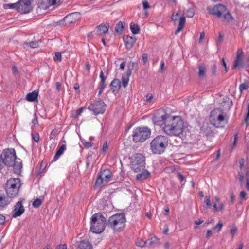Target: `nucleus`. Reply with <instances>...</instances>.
<instances>
[{
    "label": "nucleus",
    "mask_w": 249,
    "mask_h": 249,
    "mask_svg": "<svg viewBox=\"0 0 249 249\" xmlns=\"http://www.w3.org/2000/svg\"><path fill=\"white\" fill-rule=\"evenodd\" d=\"M205 36V34L204 32H201L200 34V37L199 39V42L201 43L203 41Z\"/></svg>",
    "instance_id": "57"
},
{
    "label": "nucleus",
    "mask_w": 249,
    "mask_h": 249,
    "mask_svg": "<svg viewBox=\"0 0 249 249\" xmlns=\"http://www.w3.org/2000/svg\"><path fill=\"white\" fill-rule=\"evenodd\" d=\"M9 197L4 195L0 194V210H3L10 203Z\"/></svg>",
    "instance_id": "20"
},
{
    "label": "nucleus",
    "mask_w": 249,
    "mask_h": 249,
    "mask_svg": "<svg viewBox=\"0 0 249 249\" xmlns=\"http://www.w3.org/2000/svg\"><path fill=\"white\" fill-rule=\"evenodd\" d=\"M194 14L195 12L193 9L190 8L187 11L186 16L188 18H192L194 16Z\"/></svg>",
    "instance_id": "40"
},
{
    "label": "nucleus",
    "mask_w": 249,
    "mask_h": 249,
    "mask_svg": "<svg viewBox=\"0 0 249 249\" xmlns=\"http://www.w3.org/2000/svg\"><path fill=\"white\" fill-rule=\"evenodd\" d=\"M142 59L144 63H146L148 60V56L146 53H143L142 55Z\"/></svg>",
    "instance_id": "64"
},
{
    "label": "nucleus",
    "mask_w": 249,
    "mask_h": 249,
    "mask_svg": "<svg viewBox=\"0 0 249 249\" xmlns=\"http://www.w3.org/2000/svg\"><path fill=\"white\" fill-rule=\"evenodd\" d=\"M151 130L147 127H137L133 131L132 140L134 142H143L149 138Z\"/></svg>",
    "instance_id": "8"
},
{
    "label": "nucleus",
    "mask_w": 249,
    "mask_h": 249,
    "mask_svg": "<svg viewBox=\"0 0 249 249\" xmlns=\"http://www.w3.org/2000/svg\"><path fill=\"white\" fill-rule=\"evenodd\" d=\"M142 5H143V8L144 10H146L148 9H149L150 8V6L149 4L148 1L147 0H144L142 2Z\"/></svg>",
    "instance_id": "42"
},
{
    "label": "nucleus",
    "mask_w": 249,
    "mask_h": 249,
    "mask_svg": "<svg viewBox=\"0 0 249 249\" xmlns=\"http://www.w3.org/2000/svg\"><path fill=\"white\" fill-rule=\"evenodd\" d=\"M223 226V223L221 221H219L217 224L214 227L213 229L214 230H217L218 231H221V228Z\"/></svg>",
    "instance_id": "43"
},
{
    "label": "nucleus",
    "mask_w": 249,
    "mask_h": 249,
    "mask_svg": "<svg viewBox=\"0 0 249 249\" xmlns=\"http://www.w3.org/2000/svg\"><path fill=\"white\" fill-rule=\"evenodd\" d=\"M237 139H238V133H236L234 135V142H233V145H232V149H233L234 148V147L236 145V142H237Z\"/></svg>",
    "instance_id": "58"
},
{
    "label": "nucleus",
    "mask_w": 249,
    "mask_h": 249,
    "mask_svg": "<svg viewBox=\"0 0 249 249\" xmlns=\"http://www.w3.org/2000/svg\"><path fill=\"white\" fill-rule=\"evenodd\" d=\"M178 177L181 182H182L184 180V176L180 173H178Z\"/></svg>",
    "instance_id": "63"
},
{
    "label": "nucleus",
    "mask_w": 249,
    "mask_h": 249,
    "mask_svg": "<svg viewBox=\"0 0 249 249\" xmlns=\"http://www.w3.org/2000/svg\"><path fill=\"white\" fill-rule=\"evenodd\" d=\"M88 109L93 111L95 115L103 114L106 109V105L103 100H100L89 106Z\"/></svg>",
    "instance_id": "12"
},
{
    "label": "nucleus",
    "mask_w": 249,
    "mask_h": 249,
    "mask_svg": "<svg viewBox=\"0 0 249 249\" xmlns=\"http://www.w3.org/2000/svg\"><path fill=\"white\" fill-rule=\"evenodd\" d=\"M100 78L101 79V81L100 82H106V78H107V76H105L104 75V72L102 71H101L100 73Z\"/></svg>",
    "instance_id": "49"
},
{
    "label": "nucleus",
    "mask_w": 249,
    "mask_h": 249,
    "mask_svg": "<svg viewBox=\"0 0 249 249\" xmlns=\"http://www.w3.org/2000/svg\"><path fill=\"white\" fill-rule=\"evenodd\" d=\"M125 26V22L121 21H119L116 25L115 31L117 33H120L122 32L124 29Z\"/></svg>",
    "instance_id": "28"
},
{
    "label": "nucleus",
    "mask_w": 249,
    "mask_h": 249,
    "mask_svg": "<svg viewBox=\"0 0 249 249\" xmlns=\"http://www.w3.org/2000/svg\"><path fill=\"white\" fill-rule=\"evenodd\" d=\"M150 176V173L147 170H145L141 174L136 175V179L138 180L146 179Z\"/></svg>",
    "instance_id": "26"
},
{
    "label": "nucleus",
    "mask_w": 249,
    "mask_h": 249,
    "mask_svg": "<svg viewBox=\"0 0 249 249\" xmlns=\"http://www.w3.org/2000/svg\"><path fill=\"white\" fill-rule=\"evenodd\" d=\"M144 158L141 154L137 153L134 155V159L131 162V169L135 172H139L145 168Z\"/></svg>",
    "instance_id": "10"
},
{
    "label": "nucleus",
    "mask_w": 249,
    "mask_h": 249,
    "mask_svg": "<svg viewBox=\"0 0 249 249\" xmlns=\"http://www.w3.org/2000/svg\"><path fill=\"white\" fill-rule=\"evenodd\" d=\"M113 92H118L121 87L120 81L118 79H114L110 85Z\"/></svg>",
    "instance_id": "22"
},
{
    "label": "nucleus",
    "mask_w": 249,
    "mask_h": 249,
    "mask_svg": "<svg viewBox=\"0 0 249 249\" xmlns=\"http://www.w3.org/2000/svg\"><path fill=\"white\" fill-rule=\"evenodd\" d=\"M249 120V103L247 107V112L246 115V117L245 119V122L246 124H248V121Z\"/></svg>",
    "instance_id": "51"
},
{
    "label": "nucleus",
    "mask_w": 249,
    "mask_h": 249,
    "mask_svg": "<svg viewBox=\"0 0 249 249\" xmlns=\"http://www.w3.org/2000/svg\"><path fill=\"white\" fill-rule=\"evenodd\" d=\"M225 115L220 109H215L211 112L210 116V122L216 127L223 126L222 123L225 121Z\"/></svg>",
    "instance_id": "9"
},
{
    "label": "nucleus",
    "mask_w": 249,
    "mask_h": 249,
    "mask_svg": "<svg viewBox=\"0 0 249 249\" xmlns=\"http://www.w3.org/2000/svg\"><path fill=\"white\" fill-rule=\"evenodd\" d=\"M32 139L36 142H38L39 140V135L38 133L32 134Z\"/></svg>",
    "instance_id": "46"
},
{
    "label": "nucleus",
    "mask_w": 249,
    "mask_h": 249,
    "mask_svg": "<svg viewBox=\"0 0 249 249\" xmlns=\"http://www.w3.org/2000/svg\"><path fill=\"white\" fill-rule=\"evenodd\" d=\"M129 76H130L127 75V74L126 73L122 75V86L124 88H125L128 85L129 81Z\"/></svg>",
    "instance_id": "29"
},
{
    "label": "nucleus",
    "mask_w": 249,
    "mask_h": 249,
    "mask_svg": "<svg viewBox=\"0 0 249 249\" xmlns=\"http://www.w3.org/2000/svg\"><path fill=\"white\" fill-rule=\"evenodd\" d=\"M106 224L103 215L100 213H95L90 219V231L95 233H100L104 231Z\"/></svg>",
    "instance_id": "6"
},
{
    "label": "nucleus",
    "mask_w": 249,
    "mask_h": 249,
    "mask_svg": "<svg viewBox=\"0 0 249 249\" xmlns=\"http://www.w3.org/2000/svg\"><path fill=\"white\" fill-rule=\"evenodd\" d=\"M40 41L38 40L36 41H31L30 42H26L24 44L32 48H36L39 46Z\"/></svg>",
    "instance_id": "32"
},
{
    "label": "nucleus",
    "mask_w": 249,
    "mask_h": 249,
    "mask_svg": "<svg viewBox=\"0 0 249 249\" xmlns=\"http://www.w3.org/2000/svg\"><path fill=\"white\" fill-rule=\"evenodd\" d=\"M20 186V179L11 178L8 179L5 186V189L7 196L10 198H14L17 196L18 195Z\"/></svg>",
    "instance_id": "7"
},
{
    "label": "nucleus",
    "mask_w": 249,
    "mask_h": 249,
    "mask_svg": "<svg viewBox=\"0 0 249 249\" xmlns=\"http://www.w3.org/2000/svg\"><path fill=\"white\" fill-rule=\"evenodd\" d=\"M178 12L173 13L172 15V20L175 22L178 19Z\"/></svg>",
    "instance_id": "50"
},
{
    "label": "nucleus",
    "mask_w": 249,
    "mask_h": 249,
    "mask_svg": "<svg viewBox=\"0 0 249 249\" xmlns=\"http://www.w3.org/2000/svg\"><path fill=\"white\" fill-rule=\"evenodd\" d=\"M66 150V145L63 144L60 148L56 151L53 161H56L61 156L64 151Z\"/></svg>",
    "instance_id": "25"
},
{
    "label": "nucleus",
    "mask_w": 249,
    "mask_h": 249,
    "mask_svg": "<svg viewBox=\"0 0 249 249\" xmlns=\"http://www.w3.org/2000/svg\"><path fill=\"white\" fill-rule=\"evenodd\" d=\"M5 8L15 9L18 11V2L15 3L7 4L4 6Z\"/></svg>",
    "instance_id": "38"
},
{
    "label": "nucleus",
    "mask_w": 249,
    "mask_h": 249,
    "mask_svg": "<svg viewBox=\"0 0 249 249\" xmlns=\"http://www.w3.org/2000/svg\"><path fill=\"white\" fill-rule=\"evenodd\" d=\"M86 109L85 107H81V108H80L79 109H77L76 111V115L75 116H79V115H81V114L82 113L83 110Z\"/></svg>",
    "instance_id": "53"
},
{
    "label": "nucleus",
    "mask_w": 249,
    "mask_h": 249,
    "mask_svg": "<svg viewBox=\"0 0 249 249\" xmlns=\"http://www.w3.org/2000/svg\"><path fill=\"white\" fill-rule=\"evenodd\" d=\"M105 83L106 82H100L99 84V86H98V95H100L103 92L104 89V88L106 86V84H105Z\"/></svg>",
    "instance_id": "34"
},
{
    "label": "nucleus",
    "mask_w": 249,
    "mask_h": 249,
    "mask_svg": "<svg viewBox=\"0 0 249 249\" xmlns=\"http://www.w3.org/2000/svg\"><path fill=\"white\" fill-rule=\"evenodd\" d=\"M111 177V173L108 169H105L98 174V178L95 182L97 187H101L104 182H107Z\"/></svg>",
    "instance_id": "13"
},
{
    "label": "nucleus",
    "mask_w": 249,
    "mask_h": 249,
    "mask_svg": "<svg viewBox=\"0 0 249 249\" xmlns=\"http://www.w3.org/2000/svg\"><path fill=\"white\" fill-rule=\"evenodd\" d=\"M123 40L127 50L131 49L136 41V39L134 37L129 36H124Z\"/></svg>",
    "instance_id": "18"
},
{
    "label": "nucleus",
    "mask_w": 249,
    "mask_h": 249,
    "mask_svg": "<svg viewBox=\"0 0 249 249\" xmlns=\"http://www.w3.org/2000/svg\"><path fill=\"white\" fill-rule=\"evenodd\" d=\"M78 13H72L67 15L63 18V20L66 25L70 24L76 22L79 18Z\"/></svg>",
    "instance_id": "16"
},
{
    "label": "nucleus",
    "mask_w": 249,
    "mask_h": 249,
    "mask_svg": "<svg viewBox=\"0 0 249 249\" xmlns=\"http://www.w3.org/2000/svg\"><path fill=\"white\" fill-rule=\"evenodd\" d=\"M130 28L132 33L134 35L138 34L140 32V26L138 24L134 23V22H131L130 23Z\"/></svg>",
    "instance_id": "27"
},
{
    "label": "nucleus",
    "mask_w": 249,
    "mask_h": 249,
    "mask_svg": "<svg viewBox=\"0 0 249 249\" xmlns=\"http://www.w3.org/2000/svg\"><path fill=\"white\" fill-rule=\"evenodd\" d=\"M230 202L231 204H232L234 202V200L235 199V196L233 192H231L230 194Z\"/></svg>",
    "instance_id": "56"
},
{
    "label": "nucleus",
    "mask_w": 249,
    "mask_h": 249,
    "mask_svg": "<svg viewBox=\"0 0 249 249\" xmlns=\"http://www.w3.org/2000/svg\"><path fill=\"white\" fill-rule=\"evenodd\" d=\"M205 202L208 207H210L211 206L210 197L209 196H206Z\"/></svg>",
    "instance_id": "54"
},
{
    "label": "nucleus",
    "mask_w": 249,
    "mask_h": 249,
    "mask_svg": "<svg viewBox=\"0 0 249 249\" xmlns=\"http://www.w3.org/2000/svg\"><path fill=\"white\" fill-rule=\"evenodd\" d=\"M136 244L138 246L143 247L146 245V243L142 240H140L137 241Z\"/></svg>",
    "instance_id": "47"
},
{
    "label": "nucleus",
    "mask_w": 249,
    "mask_h": 249,
    "mask_svg": "<svg viewBox=\"0 0 249 249\" xmlns=\"http://www.w3.org/2000/svg\"><path fill=\"white\" fill-rule=\"evenodd\" d=\"M217 67L215 64L213 65L212 67V73L213 75H215L216 73Z\"/></svg>",
    "instance_id": "59"
},
{
    "label": "nucleus",
    "mask_w": 249,
    "mask_h": 249,
    "mask_svg": "<svg viewBox=\"0 0 249 249\" xmlns=\"http://www.w3.org/2000/svg\"><path fill=\"white\" fill-rule=\"evenodd\" d=\"M168 138L163 135L157 136L150 143V149L155 154L163 153L168 145Z\"/></svg>",
    "instance_id": "5"
},
{
    "label": "nucleus",
    "mask_w": 249,
    "mask_h": 249,
    "mask_svg": "<svg viewBox=\"0 0 249 249\" xmlns=\"http://www.w3.org/2000/svg\"><path fill=\"white\" fill-rule=\"evenodd\" d=\"M42 202L41 199L36 198L35 199L33 203V206L34 208L39 207L42 204Z\"/></svg>",
    "instance_id": "37"
},
{
    "label": "nucleus",
    "mask_w": 249,
    "mask_h": 249,
    "mask_svg": "<svg viewBox=\"0 0 249 249\" xmlns=\"http://www.w3.org/2000/svg\"><path fill=\"white\" fill-rule=\"evenodd\" d=\"M240 168L242 170L244 168L245 160L244 159H240L239 160Z\"/></svg>",
    "instance_id": "55"
},
{
    "label": "nucleus",
    "mask_w": 249,
    "mask_h": 249,
    "mask_svg": "<svg viewBox=\"0 0 249 249\" xmlns=\"http://www.w3.org/2000/svg\"><path fill=\"white\" fill-rule=\"evenodd\" d=\"M248 88V83L247 82H244L239 85V89L240 92L242 93L243 90L247 89Z\"/></svg>",
    "instance_id": "35"
},
{
    "label": "nucleus",
    "mask_w": 249,
    "mask_h": 249,
    "mask_svg": "<svg viewBox=\"0 0 249 249\" xmlns=\"http://www.w3.org/2000/svg\"><path fill=\"white\" fill-rule=\"evenodd\" d=\"M146 102L147 103H150L152 99L153 98V95L151 93H148L145 96Z\"/></svg>",
    "instance_id": "44"
},
{
    "label": "nucleus",
    "mask_w": 249,
    "mask_h": 249,
    "mask_svg": "<svg viewBox=\"0 0 249 249\" xmlns=\"http://www.w3.org/2000/svg\"><path fill=\"white\" fill-rule=\"evenodd\" d=\"M5 217L2 214H0V225H2L5 223Z\"/></svg>",
    "instance_id": "60"
},
{
    "label": "nucleus",
    "mask_w": 249,
    "mask_h": 249,
    "mask_svg": "<svg viewBox=\"0 0 249 249\" xmlns=\"http://www.w3.org/2000/svg\"><path fill=\"white\" fill-rule=\"evenodd\" d=\"M33 0H19L18 1V11L21 14L29 13L32 10Z\"/></svg>",
    "instance_id": "11"
},
{
    "label": "nucleus",
    "mask_w": 249,
    "mask_h": 249,
    "mask_svg": "<svg viewBox=\"0 0 249 249\" xmlns=\"http://www.w3.org/2000/svg\"><path fill=\"white\" fill-rule=\"evenodd\" d=\"M60 0H46L47 3V6H50L56 4L57 2H59Z\"/></svg>",
    "instance_id": "41"
},
{
    "label": "nucleus",
    "mask_w": 249,
    "mask_h": 249,
    "mask_svg": "<svg viewBox=\"0 0 249 249\" xmlns=\"http://www.w3.org/2000/svg\"><path fill=\"white\" fill-rule=\"evenodd\" d=\"M244 57V53L241 48H239L236 52V58L234 61L232 69L233 70L240 69L243 67L244 61L243 58Z\"/></svg>",
    "instance_id": "14"
},
{
    "label": "nucleus",
    "mask_w": 249,
    "mask_h": 249,
    "mask_svg": "<svg viewBox=\"0 0 249 249\" xmlns=\"http://www.w3.org/2000/svg\"><path fill=\"white\" fill-rule=\"evenodd\" d=\"M108 145L107 142L106 141V142H105L104 143V144L102 147V148H101L102 153L104 155L106 154V153L107 152V151L108 150Z\"/></svg>",
    "instance_id": "36"
},
{
    "label": "nucleus",
    "mask_w": 249,
    "mask_h": 249,
    "mask_svg": "<svg viewBox=\"0 0 249 249\" xmlns=\"http://www.w3.org/2000/svg\"><path fill=\"white\" fill-rule=\"evenodd\" d=\"M38 123L37 117L36 113L34 114V118L32 120V123L35 125Z\"/></svg>",
    "instance_id": "62"
},
{
    "label": "nucleus",
    "mask_w": 249,
    "mask_h": 249,
    "mask_svg": "<svg viewBox=\"0 0 249 249\" xmlns=\"http://www.w3.org/2000/svg\"><path fill=\"white\" fill-rule=\"evenodd\" d=\"M237 231V228L235 226H232L231 228L230 229V234L233 237L235 234L236 233Z\"/></svg>",
    "instance_id": "45"
},
{
    "label": "nucleus",
    "mask_w": 249,
    "mask_h": 249,
    "mask_svg": "<svg viewBox=\"0 0 249 249\" xmlns=\"http://www.w3.org/2000/svg\"><path fill=\"white\" fill-rule=\"evenodd\" d=\"M166 115L164 114L162 115H159L158 114L155 115L152 119L153 123L157 125H160L162 124H165L166 122Z\"/></svg>",
    "instance_id": "17"
},
{
    "label": "nucleus",
    "mask_w": 249,
    "mask_h": 249,
    "mask_svg": "<svg viewBox=\"0 0 249 249\" xmlns=\"http://www.w3.org/2000/svg\"><path fill=\"white\" fill-rule=\"evenodd\" d=\"M137 66V63L134 62H130L128 64V69L126 71L127 75L130 76L132 73V70L134 69L135 66Z\"/></svg>",
    "instance_id": "30"
},
{
    "label": "nucleus",
    "mask_w": 249,
    "mask_h": 249,
    "mask_svg": "<svg viewBox=\"0 0 249 249\" xmlns=\"http://www.w3.org/2000/svg\"><path fill=\"white\" fill-rule=\"evenodd\" d=\"M186 22L185 17L183 16L179 18V25L175 31V34H177L179 33L183 28Z\"/></svg>",
    "instance_id": "24"
},
{
    "label": "nucleus",
    "mask_w": 249,
    "mask_h": 249,
    "mask_svg": "<svg viewBox=\"0 0 249 249\" xmlns=\"http://www.w3.org/2000/svg\"><path fill=\"white\" fill-rule=\"evenodd\" d=\"M157 240L158 239L156 236L151 237L145 241L146 245L149 246H152L157 242Z\"/></svg>",
    "instance_id": "33"
},
{
    "label": "nucleus",
    "mask_w": 249,
    "mask_h": 249,
    "mask_svg": "<svg viewBox=\"0 0 249 249\" xmlns=\"http://www.w3.org/2000/svg\"><path fill=\"white\" fill-rule=\"evenodd\" d=\"M3 162L7 166H13L15 173H18L22 168L21 162L16 161V152L13 148L4 149L1 155Z\"/></svg>",
    "instance_id": "2"
},
{
    "label": "nucleus",
    "mask_w": 249,
    "mask_h": 249,
    "mask_svg": "<svg viewBox=\"0 0 249 249\" xmlns=\"http://www.w3.org/2000/svg\"><path fill=\"white\" fill-rule=\"evenodd\" d=\"M83 144L86 148H89L93 145V143L90 141L83 142Z\"/></svg>",
    "instance_id": "48"
},
{
    "label": "nucleus",
    "mask_w": 249,
    "mask_h": 249,
    "mask_svg": "<svg viewBox=\"0 0 249 249\" xmlns=\"http://www.w3.org/2000/svg\"><path fill=\"white\" fill-rule=\"evenodd\" d=\"M107 223L108 227L111 228L114 231L120 232L123 230L125 225V214L120 213L114 214L108 218Z\"/></svg>",
    "instance_id": "4"
},
{
    "label": "nucleus",
    "mask_w": 249,
    "mask_h": 249,
    "mask_svg": "<svg viewBox=\"0 0 249 249\" xmlns=\"http://www.w3.org/2000/svg\"><path fill=\"white\" fill-rule=\"evenodd\" d=\"M207 10L210 15L221 19L222 21L229 22L233 19V17L229 13L227 7L224 5L218 4L213 8L208 6Z\"/></svg>",
    "instance_id": "3"
},
{
    "label": "nucleus",
    "mask_w": 249,
    "mask_h": 249,
    "mask_svg": "<svg viewBox=\"0 0 249 249\" xmlns=\"http://www.w3.org/2000/svg\"><path fill=\"white\" fill-rule=\"evenodd\" d=\"M198 75L200 77H203L206 74V68L204 65H200L198 67Z\"/></svg>",
    "instance_id": "31"
},
{
    "label": "nucleus",
    "mask_w": 249,
    "mask_h": 249,
    "mask_svg": "<svg viewBox=\"0 0 249 249\" xmlns=\"http://www.w3.org/2000/svg\"><path fill=\"white\" fill-rule=\"evenodd\" d=\"M38 95V91L37 90H34L32 92L28 93L26 96V99L27 101L29 102H34L37 100V97Z\"/></svg>",
    "instance_id": "23"
},
{
    "label": "nucleus",
    "mask_w": 249,
    "mask_h": 249,
    "mask_svg": "<svg viewBox=\"0 0 249 249\" xmlns=\"http://www.w3.org/2000/svg\"><path fill=\"white\" fill-rule=\"evenodd\" d=\"M109 24H101L97 27L96 33L98 35H105L107 33L109 29Z\"/></svg>",
    "instance_id": "19"
},
{
    "label": "nucleus",
    "mask_w": 249,
    "mask_h": 249,
    "mask_svg": "<svg viewBox=\"0 0 249 249\" xmlns=\"http://www.w3.org/2000/svg\"><path fill=\"white\" fill-rule=\"evenodd\" d=\"M24 208L21 201H18L14 206V208L12 212L13 217L16 218L21 215L24 212Z\"/></svg>",
    "instance_id": "15"
},
{
    "label": "nucleus",
    "mask_w": 249,
    "mask_h": 249,
    "mask_svg": "<svg viewBox=\"0 0 249 249\" xmlns=\"http://www.w3.org/2000/svg\"><path fill=\"white\" fill-rule=\"evenodd\" d=\"M221 65L224 68L225 72L226 73L228 71V68L227 67L226 63L224 58L221 59Z\"/></svg>",
    "instance_id": "52"
},
{
    "label": "nucleus",
    "mask_w": 249,
    "mask_h": 249,
    "mask_svg": "<svg viewBox=\"0 0 249 249\" xmlns=\"http://www.w3.org/2000/svg\"><path fill=\"white\" fill-rule=\"evenodd\" d=\"M184 128V121L181 117L174 116L167 120L162 130L170 136L180 137L183 135Z\"/></svg>",
    "instance_id": "1"
},
{
    "label": "nucleus",
    "mask_w": 249,
    "mask_h": 249,
    "mask_svg": "<svg viewBox=\"0 0 249 249\" xmlns=\"http://www.w3.org/2000/svg\"><path fill=\"white\" fill-rule=\"evenodd\" d=\"M77 249H93V248L89 240H82L79 242Z\"/></svg>",
    "instance_id": "21"
},
{
    "label": "nucleus",
    "mask_w": 249,
    "mask_h": 249,
    "mask_svg": "<svg viewBox=\"0 0 249 249\" xmlns=\"http://www.w3.org/2000/svg\"><path fill=\"white\" fill-rule=\"evenodd\" d=\"M54 60L55 61L61 62L62 60V55L60 52H56L55 53V56L54 57Z\"/></svg>",
    "instance_id": "39"
},
{
    "label": "nucleus",
    "mask_w": 249,
    "mask_h": 249,
    "mask_svg": "<svg viewBox=\"0 0 249 249\" xmlns=\"http://www.w3.org/2000/svg\"><path fill=\"white\" fill-rule=\"evenodd\" d=\"M67 247L66 244H62L58 245L55 249H67Z\"/></svg>",
    "instance_id": "61"
}]
</instances>
